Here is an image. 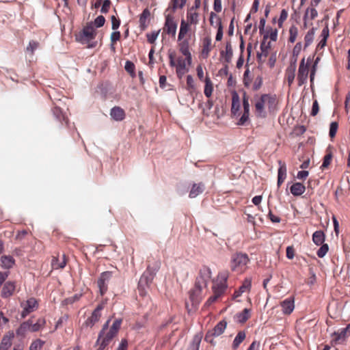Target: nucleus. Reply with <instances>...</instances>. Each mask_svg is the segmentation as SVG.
I'll list each match as a JSON object with an SVG mask.
<instances>
[{
    "label": "nucleus",
    "instance_id": "obj_1",
    "mask_svg": "<svg viewBox=\"0 0 350 350\" xmlns=\"http://www.w3.org/2000/svg\"><path fill=\"white\" fill-rule=\"evenodd\" d=\"M109 322L110 319L107 321L98 334L96 340V345H98V348L96 350H105L118 334L121 327L122 320L121 319H116L110 328H109Z\"/></svg>",
    "mask_w": 350,
    "mask_h": 350
},
{
    "label": "nucleus",
    "instance_id": "obj_2",
    "mask_svg": "<svg viewBox=\"0 0 350 350\" xmlns=\"http://www.w3.org/2000/svg\"><path fill=\"white\" fill-rule=\"evenodd\" d=\"M277 105L276 96L270 94H262L260 97H255V113L257 117L265 118L267 116L266 109L269 113L275 111Z\"/></svg>",
    "mask_w": 350,
    "mask_h": 350
},
{
    "label": "nucleus",
    "instance_id": "obj_3",
    "mask_svg": "<svg viewBox=\"0 0 350 350\" xmlns=\"http://www.w3.org/2000/svg\"><path fill=\"white\" fill-rule=\"evenodd\" d=\"M211 277V271L209 267L204 266L200 269L195 286L190 291V299L193 303L200 301L202 291L204 288H206Z\"/></svg>",
    "mask_w": 350,
    "mask_h": 350
},
{
    "label": "nucleus",
    "instance_id": "obj_4",
    "mask_svg": "<svg viewBox=\"0 0 350 350\" xmlns=\"http://www.w3.org/2000/svg\"><path fill=\"white\" fill-rule=\"evenodd\" d=\"M96 31L92 23H87L82 31L77 36V40L82 44H87L88 48H94L97 42H92L96 36Z\"/></svg>",
    "mask_w": 350,
    "mask_h": 350
},
{
    "label": "nucleus",
    "instance_id": "obj_5",
    "mask_svg": "<svg viewBox=\"0 0 350 350\" xmlns=\"http://www.w3.org/2000/svg\"><path fill=\"white\" fill-rule=\"evenodd\" d=\"M250 262L247 254L237 252L234 254L231 258V269L237 273H243L247 269V265Z\"/></svg>",
    "mask_w": 350,
    "mask_h": 350
},
{
    "label": "nucleus",
    "instance_id": "obj_6",
    "mask_svg": "<svg viewBox=\"0 0 350 350\" xmlns=\"http://www.w3.org/2000/svg\"><path fill=\"white\" fill-rule=\"evenodd\" d=\"M228 273L226 271L220 272L217 278L213 281V292L220 297L225 293L228 288L227 280Z\"/></svg>",
    "mask_w": 350,
    "mask_h": 350
},
{
    "label": "nucleus",
    "instance_id": "obj_7",
    "mask_svg": "<svg viewBox=\"0 0 350 350\" xmlns=\"http://www.w3.org/2000/svg\"><path fill=\"white\" fill-rule=\"evenodd\" d=\"M310 61V58L308 57L307 59V64H305V58H303L300 62L297 74L299 86L303 85L307 81Z\"/></svg>",
    "mask_w": 350,
    "mask_h": 350
},
{
    "label": "nucleus",
    "instance_id": "obj_8",
    "mask_svg": "<svg viewBox=\"0 0 350 350\" xmlns=\"http://www.w3.org/2000/svg\"><path fill=\"white\" fill-rule=\"evenodd\" d=\"M227 326V322L225 320L219 321L213 329L207 332L204 340L209 343H213V336H219L224 333Z\"/></svg>",
    "mask_w": 350,
    "mask_h": 350
},
{
    "label": "nucleus",
    "instance_id": "obj_9",
    "mask_svg": "<svg viewBox=\"0 0 350 350\" xmlns=\"http://www.w3.org/2000/svg\"><path fill=\"white\" fill-rule=\"evenodd\" d=\"M349 336H350V323L346 327L334 332L332 335V342L335 344L343 343Z\"/></svg>",
    "mask_w": 350,
    "mask_h": 350
},
{
    "label": "nucleus",
    "instance_id": "obj_10",
    "mask_svg": "<svg viewBox=\"0 0 350 350\" xmlns=\"http://www.w3.org/2000/svg\"><path fill=\"white\" fill-rule=\"evenodd\" d=\"M168 57L170 59V66L171 67H176V68H187V66H190L192 63H189L188 60H187V57H185V59H183L182 57H179L177 60L176 61V53L174 51L169 52L168 53Z\"/></svg>",
    "mask_w": 350,
    "mask_h": 350
},
{
    "label": "nucleus",
    "instance_id": "obj_11",
    "mask_svg": "<svg viewBox=\"0 0 350 350\" xmlns=\"http://www.w3.org/2000/svg\"><path fill=\"white\" fill-rule=\"evenodd\" d=\"M111 278V272L105 271L103 272L97 282L98 287L99 288V292L100 295H104L108 289V282Z\"/></svg>",
    "mask_w": 350,
    "mask_h": 350
},
{
    "label": "nucleus",
    "instance_id": "obj_12",
    "mask_svg": "<svg viewBox=\"0 0 350 350\" xmlns=\"http://www.w3.org/2000/svg\"><path fill=\"white\" fill-rule=\"evenodd\" d=\"M178 46L179 51L185 56L187 57V60L189 63L192 62V56L190 52L189 39H178Z\"/></svg>",
    "mask_w": 350,
    "mask_h": 350
},
{
    "label": "nucleus",
    "instance_id": "obj_13",
    "mask_svg": "<svg viewBox=\"0 0 350 350\" xmlns=\"http://www.w3.org/2000/svg\"><path fill=\"white\" fill-rule=\"evenodd\" d=\"M104 308L103 304H100L97 306L96 309L93 311L92 315L87 319L85 322L86 326L92 327L96 323H97L101 317V310Z\"/></svg>",
    "mask_w": 350,
    "mask_h": 350
},
{
    "label": "nucleus",
    "instance_id": "obj_14",
    "mask_svg": "<svg viewBox=\"0 0 350 350\" xmlns=\"http://www.w3.org/2000/svg\"><path fill=\"white\" fill-rule=\"evenodd\" d=\"M191 25L187 23L184 19L181 20L179 33L178 35V40L189 39L191 36Z\"/></svg>",
    "mask_w": 350,
    "mask_h": 350
},
{
    "label": "nucleus",
    "instance_id": "obj_15",
    "mask_svg": "<svg viewBox=\"0 0 350 350\" xmlns=\"http://www.w3.org/2000/svg\"><path fill=\"white\" fill-rule=\"evenodd\" d=\"M177 29V23L174 20V18L170 15L165 17V22L164 26V31L169 35L175 36Z\"/></svg>",
    "mask_w": 350,
    "mask_h": 350
},
{
    "label": "nucleus",
    "instance_id": "obj_16",
    "mask_svg": "<svg viewBox=\"0 0 350 350\" xmlns=\"http://www.w3.org/2000/svg\"><path fill=\"white\" fill-rule=\"evenodd\" d=\"M213 46L212 45V39L210 36H206L202 39V46L201 51V56L204 59H206L210 52L213 49Z\"/></svg>",
    "mask_w": 350,
    "mask_h": 350
},
{
    "label": "nucleus",
    "instance_id": "obj_17",
    "mask_svg": "<svg viewBox=\"0 0 350 350\" xmlns=\"http://www.w3.org/2000/svg\"><path fill=\"white\" fill-rule=\"evenodd\" d=\"M38 307V301L35 298L29 299L25 304H23V310L21 313L22 317H25L31 312L36 310Z\"/></svg>",
    "mask_w": 350,
    "mask_h": 350
},
{
    "label": "nucleus",
    "instance_id": "obj_18",
    "mask_svg": "<svg viewBox=\"0 0 350 350\" xmlns=\"http://www.w3.org/2000/svg\"><path fill=\"white\" fill-rule=\"evenodd\" d=\"M14 338L13 331H9L2 338L0 342V350H8L12 345V340Z\"/></svg>",
    "mask_w": 350,
    "mask_h": 350
},
{
    "label": "nucleus",
    "instance_id": "obj_19",
    "mask_svg": "<svg viewBox=\"0 0 350 350\" xmlns=\"http://www.w3.org/2000/svg\"><path fill=\"white\" fill-rule=\"evenodd\" d=\"M252 287V280L250 278H245L241 286L237 291H234L233 295L234 298L240 297L243 293L250 292Z\"/></svg>",
    "mask_w": 350,
    "mask_h": 350
},
{
    "label": "nucleus",
    "instance_id": "obj_20",
    "mask_svg": "<svg viewBox=\"0 0 350 350\" xmlns=\"http://www.w3.org/2000/svg\"><path fill=\"white\" fill-rule=\"evenodd\" d=\"M187 23L191 25L196 26L200 22V13L198 11L187 9Z\"/></svg>",
    "mask_w": 350,
    "mask_h": 350
},
{
    "label": "nucleus",
    "instance_id": "obj_21",
    "mask_svg": "<svg viewBox=\"0 0 350 350\" xmlns=\"http://www.w3.org/2000/svg\"><path fill=\"white\" fill-rule=\"evenodd\" d=\"M280 306L284 314H290L295 308L294 298L288 297L281 302Z\"/></svg>",
    "mask_w": 350,
    "mask_h": 350
},
{
    "label": "nucleus",
    "instance_id": "obj_22",
    "mask_svg": "<svg viewBox=\"0 0 350 350\" xmlns=\"http://www.w3.org/2000/svg\"><path fill=\"white\" fill-rule=\"evenodd\" d=\"M16 284L14 282L8 281L5 282L1 290V297L7 298L13 295L15 291Z\"/></svg>",
    "mask_w": 350,
    "mask_h": 350
},
{
    "label": "nucleus",
    "instance_id": "obj_23",
    "mask_svg": "<svg viewBox=\"0 0 350 350\" xmlns=\"http://www.w3.org/2000/svg\"><path fill=\"white\" fill-rule=\"evenodd\" d=\"M110 116L116 121H122L125 118V111L120 107H113L110 111Z\"/></svg>",
    "mask_w": 350,
    "mask_h": 350
},
{
    "label": "nucleus",
    "instance_id": "obj_24",
    "mask_svg": "<svg viewBox=\"0 0 350 350\" xmlns=\"http://www.w3.org/2000/svg\"><path fill=\"white\" fill-rule=\"evenodd\" d=\"M278 163L280 167L278 171V187H279L286 178V166L285 163L281 161H279Z\"/></svg>",
    "mask_w": 350,
    "mask_h": 350
},
{
    "label": "nucleus",
    "instance_id": "obj_25",
    "mask_svg": "<svg viewBox=\"0 0 350 350\" xmlns=\"http://www.w3.org/2000/svg\"><path fill=\"white\" fill-rule=\"evenodd\" d=\"M150 16V12L147 8L144 10L142 13L140 14L139 22V27L142 31L147 28Z\"/></svg>",
    "mask_w": 350,
    "mask_h": 350
},
{
    "label": "nucleus",
    "instance_id": "obj_26",
    "mask_svg": "<svg viewBox=\"0 0 350 350\" xmlns=\"http://www.w3.org/2000/svg\"><path fill=\"white\" fill-rule=\"evenodd\" d=\"M233 51L230 42L226 44L225 50L221 51V57L224 59L225 62L230 63L232 60Z\"/></svg>",
    "mask_w": 350,
    "mask_h": 350
},
{
    "label": "nucleus",
    "instance_id": "obj_27",
    "mask_svg": "<svg viewBox=\"0 0 350 350\" xmlns=\"http://www.w3.org/2000/svg\"><path fill=\"white\" fill-rule=\"evenodd\" d=\"M296 59L288 66L286 70V77L288 81V85L291 86L293 83L295 77L296 70Z\"/></svg>",
    "mask_w": 350,
    "mask_h": 350
},
{
    "label": "nucleus",
    "instance_id": "obj_28",
    "mask_svg": "<svg viewBox=\"0 0 350 350\" xmlns=\"http://www.w3.org/2000/svg\"><path fill=\"white\" fill-rule=\"evenodd\" d=\"M67 262V259L65 254L62 255V259H59L58 257H53L51 260V266L53 269H63Z\"/></svg>",
    "mask_w": 350,
    "mask_h": 350
},
{
    "label": "nucleus",
    "instance_id": "obj_29",
    "mask_svg": "<svg viewBox=\"0 0 350 350\" xmlns=\"http://www.w3.org/2000/svg\"><path fill=\"white\" fill-rule=\"evenodd\" d=\"M0 261L1 267L4 269H10L15 263V260L12 256L6 255L2 256L0 258Z\"/></svg>",
    "mask_w": 350,
    "mask_h": 350
},
{
    "label": "nucleus",
    "instance_id": "obj_30",
    "mask_svg": "<svg viewBox=\"0 0 350 350\" xmlns=\"http://www.w3.org/2000/svg\"><path fill=\"white\" fill-rule=\"evenodd\" d=\"M291 193L295 196L303 194L306 191V187L300 183H294L290 188Z\"/></svg>",
    "mask_w": 350,
    "mask_h": 350
},
{
    "label": "nucleus",
    "instance_id": "obj_31",
    "mask_svg": "<svg viewBox=\"0 0 350 350\" xmlns=\"http://www.w3.org/2000/svg\"><path fill=\"white\" fill-rule=\"evenodd\" d=\"M204 190V185L202 183L193 184L189 192V197L191 198H196L199 194L202 193Z\"/></svg>",
    "mask_w": 350,
    "mask_h": 350
},
{
    "label": "nucleus",
    "instance_id": "obj_32",
    "mask_svg": "<svg viewBox=\"0 0 350 350\" xmlns=\"http://www.w3.org/2000/svg\"><path fill=\"white\" fill-rule=\"evenodd\" d=\"M204 81L205 83L204 90V95L207 98H210L211 96V95L213 94V82L208 75L205 77Z\"/></svg>",
    "mask_w": 350,
    "mask_h": 350
},
{
    "label": "nucleus",
    "instance_id": "obj_33",
    "mask_svg": "<svg viewBox=\"0 0 350 350\" xmlns=\"http://www.w3.org/2000/svg\"><path fill=\"white\" fill-rule=\"evenodd\" d=\"M325 239V235L322 230L315 231L312 234V241L317 245H321L323 244Z\"/></svg>",
    "mask_w": 350,
    "mask_h": 350
},
{
    "label": "nucleus",
    "instance_id": "obj_34",
    "mask_svg": "<svg viewBox=\"0 0 350 350\" xmlns=\"http://www.w3.org/2000/svg\"><path fill=\"white\" fill-rule=\"evenodd\" d=\"M237 321L240 323H245L251 317V310L245 308L242 312L237 314Z\"/></svg>",
    "mask_w": 350,
    "mask_h": 350
},
{
    "label": "nucleus",
    "instance_id": "obj_35",
    "mask_svg": "<svg viewBox=\"0 0 350 350\" xmlns=\"http://www.w3.org/2000/svg\"><path fill=\"white\" fill-rule=\"evenodd\" d=\"M245 338H246V334L244 331L239 332L237 335L236 336V337L234 338V339L233 340V342L232 345V349H237L239 347L240 344L243 342V340L245 339Z\"/></svg>",
    "mask_w": 350,
    "mask_h": 350
},
{
    "label": "nucleus",
    "instance_id": "obj_36",
    "mask_svg": "<svg viewBox=\"0 0 350 350\" xmlns=\"http://www.w3.org/2000/svg\"><path fill=\"white\" fill-rule=\"evenodd\" d=\"M240 107V101L239 98L237 94L234 93L232 95V107H231V112L234 116H236L239 110Z\"/></svg>",
    "mask_w": 350,
    "mask_h": 350
},
{
    "label": "nucleus",
    "instance_id": "obj_37",
    "mask_svg": "<svg viewBox=\"0 0 350 350\" xmlns=\"http://www.w3.org/2000/svg\"><path fill=\"white\" fill-rule=\"evenodd\" d=\"M52 112L53 116L56 118V119L59 121L61 123L63 122H66L67 123L68 118L63 113L62 109L58 107H55L52 109Z\"/></svg>",
    "mask_w": 350,
    "mask_h": 350
},
{
    "label": "nucleus",
    "instance_id": "obj_38",
    "mask_svg": "<svg viewBox=\"0 0 350 350\" xmlns=\"http://www.w3.org/2000/svg\"><path fill=\"white\" fill-rule=\"evenodd\" d=\"M318 16V12L315 9V7H310L306 9L304 19L305 22L307 20H314Z\"/></svg>",
    "mask_w": 350,
    "mask_h": 350
},
{
    "label": "nucleus",
    "instance_id": "obj_39",
    "mask_svg": "<svg viewBox=\"0 0 350 350\" xmlns=\"http://www.w3.org/2000/svg\"><path fill=\"white\" fill-rule=\"evenodd\" d=\"M268 38L271 41H276L278 38V30L271 27L267 29L265 34L263 36V39L267 41Z\"/></svg>",
    "mask_w": 350,
    "mask_h": 350
},
{
    "label": "nucleus",
    "instance_id": "obj_40",
    "mask_svg": "<svg viewBox=\"0 0 350 350\" xmlns=\"http://www.w3.org/2000/svg\"><path fill=\"white\" fill-rule=\"evenodd\" d=\"M30 323L29 321L23 323L20 327L16 329V335L20 336H25L27 331H30Z\"/></svg>",
    "mask_w": 350,
    "mask_h": 350
},
{
    "label": "nucleus",
    "instance_id": "obj_41",
    "mask_svg": "<svg viewBox=\"0 0 350 350\" xmlns=\"http://www.w3.org/2000/svg\"><path fill=\"white\" fill-rule=\"evenodd\" d=\"M202 336L200 335H195L189 345L187 350H199L200 345L201 342Z\"/></svg>",
    "mask_w": 350,
    "mask_h": 350
},
{
    "label": "nucleus",
    "instance_id": "obj_42",
    "mask_svg": "<svg viewBox=\"0 0 350 350\" xmlns=\"http://www.w3.org/2000/svg\"><path fill=\"white\" fill-rule=\"evenodd\" d=\"M332 158H333V155H332V152L327 149L326 150V154L323 157V163L321 166V168L322 170L327 168L332 163Z\"/></svg>",
    "mask_w": 350,
    "mask_h": 350
},
{
    "label": "nucleus",
    "instance_id": "obj_43",
    "mask_svg": "<svg viewBox=\"0 0 350 350\" xmlns=\"http://www.w3.org/2000/svg\"><path fill=\"white\" fill-rule=\"evenodd\" d=\"M187 0H171L170 6L172 8L173 11L177 9H182L186 4Z\"/></svg>",
    "mask_w": 350,
    "mask_h": 350
},
{
    "label": "nucleus",
    "instance_id": "obj_44",
    "mask_svg": "<svg viewBox=\"0 0 350 350\" xmlns=\"http://www.w3.org/2000/svg\"><path fill=\"white\" fill-rule=\"evenodd\" d=\"M297 35H298V28L295 25L291 26V27L289 29L288 42L291 43L295 42L297 39Z\"/></svg>",
    "mask_w": 350,
    "mask_h": 350
},
{
    "label": "nucleus",
    "instance_id": "obj_45",
    "mask_svg": "<svg viewBox=\"0 0 350 350\" xmlns=\"http://www.w3.org/2000/svg\"><path fill=\"white\" fill-rule=\"evenodd\" d=\"M45 323V321L43 319H39L36 323H30V331L37 332L38 331Z\"/></svg>",
    "mask_w": 350,
    "mask_h": 350
},
{
    "label": "nucleus",
    "instance_id": "obj_46",
    "mask_svg": "<svg viewBox=\"0 0 350 350\" xmlns=\"http://www.w3.org/2000/svg\"><path fill=\"white\" fill-rule=\"evenodd\" d=\"M40 46V44L38 42L35 40H31L28 44V46L26 48V51L27 53H30L31 55H33L34 53V51L36 50Z\"/></svg>",
    "mask_w": 350,
    "mask_h": 350
},
{
    "label": "nucleus",
    "instance_id": "obj_47",
    "mask_svg": "<svg viewBox=\"0 0 350 350\" xmlns=\"http://www.w3.org/2000/svg\"><path fill=\"white\" fill-rule=\"evenodd\" d=\"M44 344V341L37 339L31 342L29 350H40Z\"/></svg>",
    "mask_w": 350,
    "mask_h": 350
},
{
    "label": "nucleus",
    "instance_id": "obj_48",
    "mask_svg": "<svg viewBox=\"0 0 350 350\" xmlns=\"http://www.w3.org/2000/svg\"><path fill=\"white\" fill-rule=\"evenodd\" d=\"M270 48L271 42L262 39V41L260 43L261 52L265 53L268 56Z\"/></svg>",
    "mask_w": 350,
    "mask_h": 350
},
{
    "label": "nucleus",
    "instance_id": "obj_49",
    "mask_svg": "<svg viewBox=\"0 0 350 350\" xmlns=\"http://www.w3.org/2000/svg\"><path fill=\"white\" fill-rule=\"evenodd\" d=\"M262 84V78L260 76H257L254 79V80L252 83V89L254 91H257L258 90H259L261 88Z\"/></svg>",
    "mask_w": 350,
    "mask_h": 350
},
{
    "label": "nucleus",
    "instance_id": "obj_50",
    "mask_svg": "<svg viewBox=\"0 0 350 350\" xmlns=\"http://www.w3.org/2000/svg\"><path fill=\"white\" fill-rule=\"evenodd\" d=\"M329 250V246L327 243H323L321 245V247L317 252L318 257L323 258L325 256Z\"/></svg>",
    "mask_w": 350,
    "mask_h": 350
},
{
    "label": "nucleus",
    "instance_id": "obj_51",
    "mask_svg": "<svg viewBox=\"0 0 350 350\" xmlns=\"http://www.w3.org/2000/svg\"><path fill=\"white\" fill-rule=\"evenodd\" d=\"M338 122H331L330 126H329V135L332 139H333L336 136V134L338 131Z\"/></svg>",
    "mask_w": 350,
    "mask_h": 350
},
{
    "label": "nucleus",
    "instance_id": "obj_52",
    "mask_svg": "<svg viewBox=\"0 0 350 350\" xmlns=\"http://www.w3.org/2000/svg\"><path fill=\"white\" fill-rule=\"evenodd\" d=\"M313 38H314V30L312 29L308 31L304 37L305 47H307L312 43Z\"/></svg>",
    "mask_w": 350,
    "mask_h": 350
},
{
    "label": "nucleus",
    "instance_id": "obj_53",
    "mask_svg": "<svg viewBox=\"0 0 350 350\" xmlns=\"http://www.w3.org/2000/svg\"><path fill=\"white\" fill-rule=\"evenodd\" d=\"M319 60H320V58L319 57H317L315 61L313 63L312 66V69L310 70V79L311 83H313V82H314V76H315V74H316L317 68V65H318V63H319Z\"/></svg>",
    "mask_w": 350,
    "mask_h": 350
},
{
    "label": "nucleus",
    "instance_id": "obj_54",
    "mask_svg": "<svg viewBox=\"0 0 350 350\" xmlns=\"http://www.w3.org/2000/svg\"><path fill=\"white\" fill-rule=\"evenodd\" d=\"M121 34L120 31H116L112 32L111 34V48L114 50L115 47L113 46L116 44V42L120 39Z\"/></svg>",
    "mask_w": 350,
    "mask_h": 350
},
{
    "label": "nucleus",
    "instance_id": "obj_55",
    "mask_svg": "<svg viewBox=\"0 0 350 350\" xmlns=\"http://www.w3.org/2000/svg\"><path fill=\"white\" fill-rule=\"evenodd\" d=\"M159 32L160 31L159 30L157 31H152L150 33H147L146 37L148 42L150 44H154L157 39Z\"/></svg>",
    "mask_w": 350,
    "mask_h": 350
},
{
    "label": "nucleus",
    "instance_id": "obj_56",
    "mask_svg": "<svg viewBox=\"0 0 350 350\" xmlns=\"http://www.w3.org/2000/svg\"><path fill=\"white\" fill-rule=\"evenodd\" d=\"M222 38H223V26H222L221 21L220 18H218V29H217V34L215 36V40L217 41H220V40H221Z\"/></svg>",
    "mask_w": 350,
    "mask_h": 350
},
{
    "label": "nucleus",
    "instance_id": "obj_57",
    "mask_svg": "<svg viewBox=\"0 0 350 350\" xmlns=\"http://www.w3.org/2000/svg\"><path fill=\"white\" fill-rule=\"evenodd\" d=\"M105 23V18L103 16H98L96 17L94 21V23H92L94 25V27H101L104 25Z\"/></svg>",
    "mask_w": 350,
    "mask_h": 350
},
{
    "label": "nucleus",
    "instance_id": "obj_58",
    "mask_svg": "<svg viewBox=\"0 0 350 350\" xmlns=\"http://www.w3.org/2000/svg\"><path fill=\"white\" fill-rule=\"evenodd\" d=\"M288 17V12L286 10L283 9L280 12V16L278 19V26L280 27H282L283 23L286 20Z\"/></svg>",
    "mask_w": 350,
    "mask_h": 350
},
{
    "label": "nucleus",
    "instance_id": "obj_59",
    "mask_svg": "<svg viewBox=\"0 0 350 350\" xmlns=\"http://www.w3.org/2000/svg\"><path fill=\"white\" fill-rule=\"evenodd\" d=\"M111 5V2L110 0H104L102 4L100 12L103 14L107 13L110 9Z\"/></svg>",
    "mask_w": 350,
    "mask_h": 350
},
{
    "label": "nucleus",
    "instance_id": "obj_60",
    "mask_svg": "<svg viewBox=\"0 0 350 350\" xmlns=\"http://www.w3.org/2000/svg\"><path fill=\"white\" fill-rule=\"evenodd\" d=\"M187 88L191 92L195 90L194 80L191 75L187 77Z\"/></svg>",
    "mask_w": 350,
    "mask_h": 350
},
{
    "label": "nucleus",
    "instance_id": "obj_61",
    "mask_svg": "<svg viewBox=\"0 0 350 350\" xmlns=\"http://www.w3.org/2000/svg\"><path fill=\"white\" fill-rule=\"evenodd\" d=\"M250 71L249 70H246L244 72L243 75V83L246 88H249L252 81L249 76Z\"/></svg>",
    "mask_w": 350,
    "mask_h": 350
},
{
    "label": "nucleus",
    "instance_id": "obj_62",
    "mask_svg": "<svg viewBox=\"0 0 350 350\" xmlns=\"http://www.w3.org/2000/svg\"><path fill=\"white\" fill-rule=\"evenodd\" d=\"M111 28L113 30H116L120 25V19L117 18L115 16L111 17Z\"/></svg>",
    "mask_w": 350,
    "mask_h": 350
},
{
    "label": "nucleus",
    "instance_id": "obj_63",
    "mask_svg": "<svg viewBox=\"0 0 350 350\" xmlns=\"http://www.w3.org/2000/svg\"><path fill=\"white\" fill-rule=\"evenodd\" d=\"M125 70L130 74H133L135 70V65L133 62L127 61L125 64Z\"/></svg>",
    "mask_w": 350,
    "mask_h": 350
},
{
    "label": "nucleus",
    "instance_id": "obj_64",
    "mask_svg": "<svg viewBox=\"0 0 350 350\" xmlns=\"http://www.w3.org/2000/svg\"><path fill=\"white\" fill-rule=\"evenodd\" d=\"M260 341L254 340L246 350H260Z\"/></svg>",
    "mask_w": 350,
    "mask_h": 350
}]
</instances>
